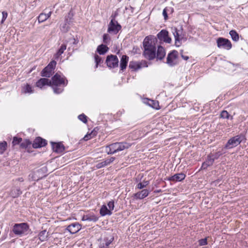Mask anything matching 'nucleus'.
Segmentation results:
<instances>
[{
    "mask_svg": "<svg viewBox=\"0 0 248 248\" xmlns=\"http://www.w3.org/2000/svg\"><path fill=\"white\" fill-rule=\"evenodd\" d=\"M131 145L126 142H115L106 147V152L108 155L114 154L118 152L128 149Z\"/></svg>",
    "mask_w": 248,
    "mask_h": 248,
    "instance_id": "f257e3e1",
    "label": "nucleus"
},
{
    "mask_svg": "<svg viewBox=\"0 0 248 248\" xmlns=\"http://www.w3.org/2000/svg\"><path fill=\"white\" fill-rule=\"evenodd\" d=\"M30 230L29 225L26 222L16 223L13 227L12 231L15 234L19 236L27 235Z\"/></svg>",
    "mask_w": 248,
    "mask_h": 248,
    "instance_id": "f03ea898",
    "label": "nucleus"
},
{
    "mask_svg": "<svg viewBox=\"0 0 248 248\" xmlns=\"http://www.w3.org/2000/svg\"><path fill=\"white\" fill-rule=\"evenodd\" d=\"M157 39L156 37L154 35H148L145 37L142 42L143 49H152L156 48V43Z\"/></svg>",
    "mask_w": 248,
    "mask_h": 248,
    "instance_id": "7ed1b4c3",
    "label": "nucleus"
},
{
    "mask_svg": "<svg viewBox=\"0 0 248 248\" xmlns=\"http://www.w3.org/2000/svg\"><path fill=\"white\" fill-rule=\"evenodd\" d=\"M51 82V85L62 86L65 87L68 84L67 79L64 77H62L58 73H56L52 78Z\"/></svg>",
    "mask_w": 248,
    "mask_h": 248,
    "instance_id": "20e7f679",
    "label": "nucleus"
},
{
    "mask_svg": "<svg viewBox=\"0 0 248 248\" xmlns=\"http://www.w3.org/2000/svg\"><path fill=\"white\" fill-rule=\"evenodd\" d=\"M57 62L55 60H52L45 67L41 72L42 77L50 78L54 73Z\"/></svg>",
    "mask_w": 248,
    "mask_h": 248,
    "instance_id": "39448f33",
    "label": "nucleus"
},
{
    "mask_svg": "<svg viewBox=\"0 0 248 248\" xmlns=\"http://www.w3.org/2000/svg\"><path fill=\"white\" fill-rule=\"evenodd\" d=\"M112 18L111 19L108 29V32L109 33H113L116 34L122 29L121 25L115 20V15L111 16Z\"/></svg>",
    "mask_w": 248,
    "mask_h": 248,
    "instance_id": "423d86ee",
    "label": "nucleus"
},
{
    "mask_svg": "<svg viewBox=\"0 0 248 248\" xmlns=\"http://www.w3.org/2000/svg\"><path fill=\"white\" fill-rule=\"evenodd\" d=\"M244 139V136L242 135H237L228 140L225 146L227 149H231L237 146Z\"/></svg>",
    "mask_w": 248,
    "mask_h": 248,
    "instance_id": "0eeeda50",
    "label": "nucleus"
},
{
    "mask_svg": "<svg viewBox=\"0 0 248 248\" xmlns=\"http://www.w3.org/2000/svg\"><path fill=\"white\" fill-rule=\"evenodd\" d=\"M178 57V51L175 50H172L168 54L166 63L170 66H174L178 64V62L176 61Z\"/></svg>",
    "mask_w": 248,
    "mask_h": 248,
    "instance_id": "6e6552de",
    "label": "nucleus"
},
{
    "mask_svg": "<svg viewBox=\"0 0 248 248\" xmlns=\"http://www.w3.org/2000/svg\"><path fill=\"white\" fill-rule=\"evenodd\" d=\"M106 63L110 68L117 67L119 63L118 58L117 56L112 54L108 55L106 60Z\"/></svg>",
    "mask_w": 248,
    "mask_h": 248,
    "instance_id": "1a4fd4ad",
    "label": "nucleus"
},
{
    "mask_svg": "<svg viewBox=\"0 0 248 248\" xmlns=\"http://www.w3.org/2000/svg\"><path fill=\"white\" fill-rule=\"evenodd\" d=\"M47 171V168L46 166H44L41 169L38 170L35 172H33L31 173L28 176L29 180L30 181H37L40 179H42L43 177L45 176V175H41V176H38V174H40V173L42 172H46Z\"/></svg>",
    "mask_w": 248,
    "mask_h": 248,
    "instance_id": "9d476101",
    "label": "nucleus"
},
{
    "mask_svg": "<svg viewBox=\"0 0 248 248\" xmlns=\"http://www.w3.org/2000/svg\"><path fill=\"white\" fill-rule=\"evenodd\" d=\"M217 47L219 48H223L227 50H230L232 47V43L228 39L222 37L218 38L217 40Z\"/></svg>",
    "mask_w": 248,
    "mask_h": 248,
    "instance_id": "9b49d317",
    "label": "nucleus"
},
{
    "mask_svg": "<svg viewBox=\"0 0 248 248\" xmlns=\"http://www.w3.org/2000/svg\"><path fill=\"white\" fill-rule=\"evenodd\" d=\"M165 43H170L171 39L169 36V32L166 30H162L157 34V39Z\"/></svg>",
    "mask_w": 248,
    "mask_h": 248,
    "instance_id": "f8f14e48",
    "label": "nucleus"
},
{
    "mask_svg": "<svg viewBox=\"0 0 248 248\" xmlns=\"http://www.w3.org/2000/svg\"><path fill=\"white\" fill-rule=\"evenodd\" d=\"M182 27H180V30H178L175 27L173 29V34L174 36L175 43L176 46H180L181 43H180V41L183 38L182 35Z\"/></svg>",
    "mask_w": 248,
    "mask_h": 248,
    "instance_id": "ddd939ff",
    "label": "nucleus"
},
{
    "mask_svg": "<svg viewBox=\"0 0 248 248\" xmlns=\"http://www.w3.org/2000/svg\"><path fill=\"white\" fill-rule=\"evenodd\" d=\"M142 55L147 60H153L156 57V48L144 49Z\"/></svg>",
    "mask_w": 248,
    "mask_h": 248,
    "instance_id": "4468645a",
    "label": "nucleus"
},
{
    "mask_svg": "<svg viewBox=\"0 0 248 248\" xmlns=\"http://www.w3.org/2000/svg\"><path fill=\"white\" fill-rule=\"evenodd\" d=\"M50 144L51 145L52 149L54 152L57 153H62L65 150L64 146L61 142H55L51 141Z\"/></svg>",
    "mask_w": 248,
    "mask_h": 248,
    "instance_id": "2eb2a0df",
    "label": "nucleus"
},
{
    "mask_svg": "<svg viewBox=\"0 0 248 248\" xmlns=\"http://www.w3.org/2000/svg\"><path fill=\"white\" fill-rule=\"evenodd\" d=\"M47 144V141L46 140L41 137H37L33 141L32 143L33 148L36 149L45 146Z\"/></svg>",
    "mask_w": 248,
    "mask_h": 248,
    "instance_id": "dca6fc26",
    "label": "nucleus"
},
{
    "mask_svg": "<svg viewBox=\"0 0 248 248\" xmlns=\"http://www.w3.org/2000/svg\"><path fill=\"white\" fill-rule=\"evenodd\" d=\"M186 177V174L183 172H181L175 174L173 176L167 178V180L173 182H181L185 179Z\"/></svg>",
    "mask_w": 248,
    "mask_h": 248,
    "instance_id": "f3484780",
    "label": "nucleus"
},
{
    "mask_svg": "<svg viewBox=\"0 0 248 248\" xmlns=\"http://www.w3.org/2000/svg\"><path fill=\"white\" fill-rule=\"evenodd\" d=\"M99 219V217L96 216L93 213H90L86 215H84L82 217L81 220L82 221H87L89 222H96Z\"/></svg>",
    "mask_w": 248,
    "mask_h": 248,
    "instance_id": "a211bd4d",
    "label": "nucleus"
},
{
    "mask_svg": "<svg viewBox=\"0 0 248 248\" xmlns=\"http://www.w3.org/2000/svg\"><path fill=\"white\" fill-rule=\"evenodd\" d=\"M81 229V225L78 223H74L67 226L66 230L71 234L78 232Z\"/></svg>",
    "mask_w": 248,
    "mask_h": 248,
    "instance_id": "6ab92c4d",
    "label": "nucleus"
},
{
    "mask_svg": "<svg viewBox=\"0 0 248 248\" xmlns=\"http://www.w3.org/2000/svg\"><path fill=\"white\" fill-rule=\"evenodd\" d=\"M166 55V51L165 48L161 46H157V50L156 49V57L157 60H163Z\"/></svg>",
    "mask_w": 248,
    "mask_h": 248,
    "instance_id": "aec40b11",
    "label": "nucleus"
},
{
    "mask_svg": "<svg viewBox=\"0 0 248 248\" xmlns=\"http://www.w3.org/2000/svg\"><path fill=\"white\" fill-rule=\"evenodd\" d=\"M51 81L47 78H41L36 83V86L42 88L45 85L51 86Z\"/></svg>",
    "mask_w": 248,
    "mask_h": 248,
    "instance_id": "412c9836",
    "label": "nucleus"
},
{
    "mask_svg": "<svg viewBox=\"0 0 248 248\" xmlns=\"http://www.w3.org/2000/svg\"><path fill=\"white\" fill-rule=\"evenodd\" d=\"M129 60V57L127 55H123L120 60V70L123 71L126 69Z\"/></svg>",
    "mask_w": 248,
    "mask_h": 248,
    "instance_id": "4be33fe9",
    "label": "nucleus"
},
{
    "mask_svg": "<svg viewBox=\"0 0 248 248\" xmlns=\"http://www.w3.org/2000/svg\"><path fill=\"white\" fill-rule=\"evenodd\" d=\"M142 67V62H135V61H131L129 62V68L133 71H136L139 69L141 68Z\"/></svg>",
    "mask_w": 248,
    "mask_h": 248,
    "instance_id": "5701e85b",
    "label": "nucleus"
},
{
    "mask_svg": "<svg viewBox=\"0 0 248 248\" xmlns=\"http://www.w3.org/2000/svg\"><path fill=\"white\" fill-rule=\"evenodd\" d=\"M149 194V191L148 189H144L134 194V197L136 199H143L146 197Z\"/></svg>",
    "mask_w": 248,
    "mask_h": 248,
    "instance_id": "b1692460",
    "label": "nucleus"
},
{
    "mask_svg": "<svg viewBox=\"0 0 248 248\" xmlns=\"http://www.w3.org/2000/svg\"><path fill=\"white\" fill-rule=\"evenodd\" d=\"M70 14L69 13L68 16L67 17H65L64 24L61 26V30L63 32H67L69 30V22L71 20V17H70Z\"/></svg>",
    "mask_w": 248,
    "mask_h": 248,
    "instance_id": "393cba45",
    "label": "nucleus"
},
{
    "mask_svg": "<svg viewBox=\"0 0 248 248\" xmlns=\"http://www.w3.org/2000/svg\"><path fill=\"white\" fill-rule=\"evenodd\" d=\"M114 240L113 237H105L104 239V242L100 244L99 248H108L109 245L112 243Z\"/></svg>",
    "mask_w": 248,
    "mask_h": 248,
    "instance_id": "a878e982",
    "label": "nucleus"
},
{
    "mask_svg": "<svg viewBox=\"0 0 248 248\" xmlns=\"http://www.w3.org/2000/svg\"><path fill=\"white\" fill-rule=\"evenodd\" d=\"M109 50V48L106 45L101 44L97 46L96 52L100 55H104Z\"/></svg>",
    "mask_w": 248,
    "mask_h": 248,
    "instance_id": "bb28decb",
    "label": "nucleus"
},
{
    "mask_svg": "<svg viewBox=\"0 0 248 248\" xmlns=\"http://www.w3.org/2000/svg\"><path fill=\"white\" fill-rule=\"evenodd\" d=\"M100 214L102 216H105L107 215H111L112 212L107 208L106 205H103L100 209Z\"/></svg>",
    "mask_w": 248,
    "mask_h": 248,
    "instance_id": "cd10ccee",
    "label": "nucleus"
},
{
    "mask_svg": "<svg viewBox=\"0 0 248 248\" xmlns=\"http://www.w3.org/2000/svg\"><path fill=\"white\" fill-rule=\"evenodd\" d=\"M47 234L46 230L40 232L38 235L39 240L42 242L46 240L48 237Z\"/></svg>",
    "mask_w": 248,
    "mask_h": 248,
    "instance_id": "c85d7f7f",
    "label": "nucleus"
},
{
    "mask_svg": "<svg viewBox=\"0 0 248 248\" xmlns=\"http://www.w3.org/2000/svg\"><path fill=\"white\" fill-rule=\"evenodd\" d=\"M232 40L235 42H237L239 39V34L235 30H231L229 32Z\"/></svg>",
    "mask_w": 248,
    "mask_h": 248,
    "instance_id": "c756f323",
    "label": "nucleus"
},
{
    "mask_svg": "<svg viewBox=\"0 0 248 248\" xmlns=\"http://www.w3.org/2000/svg\"><path fill=\"white\" fill-rule=\"evenodd\" d=\"M50 86L52 88L54 93H60L63 91L64 87L62 86L51 85Z\"/></svg>",
    "mask_w": 248,
    "mask_h": 248,
    "instance_id": "7c9ffc66",
    "label": "nucleus"
},
{
    "mask_svg": "<svg viewBox=\"0 0 248 248\" xmlns=\"http://www.w3.org/2000/svg\"><path fill=\"white\" fill-rule=\"evenodd\" d=\"M21 194L22 191L18 187L15 188L11 191V195L14 198L19 196Z\"/></svg>",
    "mask_w": 248,
    "mask_h": 248,
    "instance_id": "2f4dec72",
    "label": "nucleus"
},
{
    "mask_svg": "<svg viewBox=\"0 0 248 248\" xmlns=\"http://www.w3.org/2000/svg\"><path fill=\"white\" fill-rule=\"evenodd\" d=\"M31 144V142L29 140H25L20 143V146L21 148L26 149L28 148L29 146H30Z\"/></svg>",
    "mask_w": 248,
    "mask_h": 248,
    "instance_id": "473e14b6",
    "label": "nucleus"
},
{
    "mask_svg": "<svg viewBox=\"0 0 248 248\" xmlns=\"http://www.w3.org/2000/svg\"><path fill=\"white\" fill-rule=\"evenodd\" d=\"M147 104L152 108L155 109H158V102L153 100L149 99Z\"/></svg>",
    "mask_w": 248,
    "mask_h": 248,
    "instance_id": "72a5a7b5",
    "label": "nucleus"
},
{
    "mask_svg": "<svg viewBox=\"0 0 248 248\" xmlns=\"http://www.w3.org/2000/svg\"><path fill=\"white\" fill-rule=\"evenodd\" d=\"M170 10H171V13L173 11V8L171 7H166L164 9L162 14L165 20H167L168 18V12H169Z\"/></svg>",
    "mask_w": 248,
    "mask_h": 248,
    "instance_id": "f704fd0d",
    "label": "nucleus"
},
{
    "mask_svg": "<svg viewBox=\"0 0 248 248\" xmlns=\"http://www.w3.org/2000/svg\"><path fill=\"white\" fill-rule=\"evenodd\" d=\"M149 184V181L144 180L142 182L139 183L136 186L138 189H142Z\"/></svg>",
    "mask_w": 248,
    "mask_h": 248,
    "instance_id": "c9c22d12",
    "label": "nucleus"
},
{
    "mask_svg": "<svg viewBox=\"0 0 248 248\" xmlns=\"http://www.w3.org/2000/svg\"><path fill=\"white\" fill-rule=\"evenodd\" d=\"M94 59L96 63L95 67L97 68L99 64L102 63L103 62V60L102 58L99 56L98 55L95 54L94 55Z\"/></svg>",
    "mask_w": 248,
    "mask_h": 248,
    "instance_id": "e433bc0d",
    "label": "nucleus"
},
{
    "mask_svg": "<svg viewBox=\"0 0 248 248\" xmlns=\"http://www.w3.org/2000/svg\"><path fill=\"white\" fill-rule=\"evenodd\" d=\"M23 92L24 93H32L31 86L27 84L23 88Z\"/></svg>",
    "mask_w": 248,
    "mask_h": 248,
    "instance_id": "4c0bfd02",
    "label": "nucleus"
},
{
    "mask_svg": "<svg viewBox=\"0 0 248 248\" xmlns=\"http://www.w3.org/2000/svg\"><path fill=\"white\" fill-rule=\"evenodd\" d=\"M214 161H215L214 158H213L211 155L209 154L207 156L205 162L208 164V165H209V166H211L213 165Z\"/></svg>",
    "mask_w": 248,
    "mask_h": 248,
    "instance_id": "58836bf2",
    "label": "nucleus"
},
{
    "mask_svg": "<svg viewBox=\"0 0 248 248\" xmlns=\"http://www.w3.org/2000/svg\"><path fill=\"white\" fill-rule=\"evenodd\" d=\"M47 19L46 15L45 13H41L39 15V16H38V20L39 23L43 22Z\"/></svg>",
    "mask_w": 248,
    "mask_h": 248,
    "instance_id": "ea45409f",
    "label": "nucleus"
},
{
    "mask_svg": "<svg viewBox=\"0 0 248 248\" xmlns=\"http://www.w3.org/2000/svg\"><path fill=\"white\" fill-rule=\"evenodd\" d=\"M7 147V142L5 141L0 142V153L2 154L6 150Z\"/></svg>",
    "mask_w": 248,
    "mask_h": 248,
    "instance_id": "a19ab883",
    "label": "nucleus"
},
{
    "mask_svg": "<svg viewBox=\"0 0 248 248\" xmlns=\"http://www.w3.org/2000/svg\"><path fill=\"white\" fill-rule=\"evenodd\" d=\"M210 154L213 158H214L215 161L216 159H218L223 154V153L220 151H218L215 154L210 153Z\"/></svg>",
    "mask_w": 248,
    "mask_h": 248,
    "instance_id": "79ce46f5",
    "label": "nucleus"
},
{
    "mask_svg": "<svg viewBox=\"0 0 248 248\" xmlns=\"http://www.w3.org/2000/svg\"><path fill=\"white\" fill-rule=\"evenodd\" d=\"M78 118L84 124L87 123V117L84 114L78 115Z\"/></svg>",
    "mask_w": 248,
    "mask_h": 248,
    "instance_id": "37998d69",
    "label": "nucleus"
},
{
    "mask_svg": "<svg viewBox=\"0 0 248 248\" xmlns=\"http://www.w3.org/2000/svg\"><path fill=\"white\" fill-rule=\"evenodd\" d=\"M220 117L223 119H229L230 115L226 110H223L220 113Z\"/></svg>",
    "mask_w": 248,
    "mask_h": 248,
    "instance_id": "c03bdc74",
    "label": "nucleus"
},
{
    "mask_svg": "<svg viewBox=\"0 0 248 248\" xmlns=\"http://www.w3.org/2000/svg\"><path fill=\"white\" fill-rule=\"evenodd\" d=\"M22 141V138H17L16 137H15L13 138V140L12 141V143L13 145H16L19 144Z\"/></svg>",
    "mask_w": 248,
    "mask_h": 248,
    "instance_id": "a18cd8bd",
    "label": "nucleus"
},
{
    "mask_svg": "<svg viewBox=\"0 0 248 248\" xmlns=\"http://www.w3.org/2000/svg\"><path fill=\"white\" fill-rule=\"evenodd\" d=\"M198 243L199 245L201 246L206 245L207 244V238H205L200 239L198 241Z\"/></svg>",
    "mask_w": 248,
    "mask_h": 248,
    "instance_id": "49530a36",
    "label": "nucleus"
},
{
    "mask_svg": "<svg viewBox=\"0 0 248 248\" xmlns=\"http://www.w3.org/2000/svg\"><path fill=\"white\" fill-rule=\"evenodd\" d=\"M115 159V157H111L109 158H107L105 160H104L105 164L107 166L110 164L111 163L113 162Z\"/></svg>",
    "mask_w": 248,
    "mask_h": 248,
    "instance_id": "de8ad7c7",
    "label": "nucleus"
},
{
    "mask_svg": "<svg viewBox=\"0 0 248 248\" xmlns=\"http://www.w3.org/2000/svg\"><path fill=\"white\" fill-rule=\"evenodd\" d=\"M66 49V45L65 44H62L60 46V48L58 49V51L59 54H62L64 51Z\"/></svg>",
    "mask_w": 248,
    "mask_h": 248,
    "instance_id": "09e8293b",
    "label": "nucleus"
},
{
    "mask_svg": "<svg viewBox=\"0 0 248 248\" xmlns=\"http://www.w3.org/2000/svg\"><path fill=\"white\" fill-rule=\"evenodd\" d=\"M103 42L105 44H108L110 38L109 35L107 33H105L103 36Z\"/></svg>",
    "mask_w": 248,
    "mask_h": 248,
    "instance_id": "8fccbe9b",
    "label": "nucleus"
},
{
    "mask_svg": "<svg viewBox=\"0 0 248 248\" xmlns=\"http://www.w3.org/2000/svg\"><path fill=\"white\" fill-rule=\"evenodd\" d=\"M108 206L109 208V210H110V211L111 210H113L114 209V202L113 201H109L108 203Z\"/></svg>",
    "mask_w": 248,
    "mask_h": 248,
    "instance_id": "3c124183",
    "label": "nucleus"
},
{
    "mask_svg": "<svg viewBox=\"0 0 248 248\" xmlns=\"http://www.w3.org/2000/svg\"><path fill=\"white\" fill-rule=\"evenodd\" d=\"M2 18L1 21V24H3L4 21L5 20V19L7 18L8 16V13L6 11H3L2 12Z\"/></svg>",
    "mask_w": 248,
    "mask_h": 248,
    "instance_id": "603ef678",
    "label": "nucleus"
},
{
    "mask_svg": "<svg viewBox=\"0 0 248 248\" xmlns=\"http://www.w3.org/2000/svg\"><path fill=\"white\" fill-rule=\"evenodd\" d=\"M106 164H105V162L104 161L101 162H100V163H98V164H97L96 165V168L97 169H100L102 167H104L105 166H106Z\"/></svg>",
    "mask_w": 248,
    "mask_h": 248,
    "instance_id": "864d4df0",
    "label": "nucleus"
},
{
    "mask_svg": "<svg viewBox=\"0 0 248 248\" xmlns=\"http://www.w3.org/2000/svg\"><path fill=\"white\" fill-rule=\"evenodd\" d=\"M208 167H210L209 165H208V164L205 162L204 161V162L202 163V167H201V169L202 170H205Z\"/></svg>",
    "mask_w": 248,
    "mask_h": 248,
    "instance_id": "5fc2aeb1",
    "label": "nucleus"
},
{
    "mask_svg": "<svg viewBox=\"0 0 248 248\" xmlns=\"http://www.w3.org/2000/svg\"><path fill=\"white\" fill-rule=\"evenodd\" d=\"M62 55V54H59V52L57 51V53L55 54L54 57L55 59H58L59 57Z\"/></svg>",
    "mask_w": 248,
    "mask_h": 248,
    "instance_id": "6e6d98bb",
    "label": "nucleus"
},
{
    "mask_svg": "<svg viewBox=\"0 0 248 248\" xmlns=\"http://www.w3.org/2000/svg\"><path fill=\"white\" fill-rule=\"evenodd\" d=\"M137 50H139V48H138V46H134L133 48V50L132 51L134 52V53H137Z\"/></svg>",
    "mask_w": 248,
    "mask_h": 248,
    "instance_id": "4d7b16f0",
    "label": "nucleus"
},
{
    "mask_svg": "<svg viewBox=\"0 0 248 248\" xmlns=\"http://www.w3.org/2000/svg\"><path fill=\"white\" fill-rule=\"evenodd\" d=\"M181 57H182L183 59H184L185 60H187L189 59L188 56H185V55H184L183 54H182V53H181Z\"/></svg>",
    "mask_w": 248,
    "mask_h": 248,
    "instance_id": "13d9d810",
    "label": "nucleus"
},
{
    "mask_svg": "<svg viewBox=\"0 0 248 248\" xmlns=\"http://www.w3.org/2000/svg\"><path fill=\"white\" fill-rule=\"evenodd\" d=\"M78 40L77 39H76L75 38H74V42L73 43V44L76 45L78 43Z\"/></svg>",
    "mask_w": 248,
    "mask_h": 248,
    "instance_id": "bf43d9fd",
    "label": "nucleus"
},
{
    "mask_svg": "<svg viewBox=\"0 0 248 248\" xmlns=\"http://www.w3.org/2000/svg\"><path fill=\"white\" fill-rule=\"evenodd\" d=\"M47 19H48L51 15V12H49L48 14H46Z\"/></svg>",
    "mask_w": 248,
    "mask_h": 248,
    "instance_id": "052dcab7",
    "label": "nucleus"
},
{
    "mask_svg": "<svg viewBox=\"0 0 248 248\" xmlns=\"http://www.w3.org/2000/svg\"><path fill=\"white\" fill-rule=\"evenodd\" d=\"M89 136H90V135H86V136H85V137L83 138L84 140H87L89 139Z\"/></svg>",
    "mask_w": 248,
    "mask_h": 248,
    "instance_id": "680f3d73",
    "label": "nucleus"
},
{
    "mask_svg": "<svg viewBox=\"0 0 248 248\" xmlns=\"http://www.w3.org/2000/svg\"><path fill=\"white\" fill-rule=\"evenodd\" d=\"M17 180L20 182H23L24 181V179L22 177H19L17 179Z\"/></svg>",
    "mask_w": 248,
    "mask_h": 248,
    "instance_id": "e2e57ef3",
    "label": "nucleus"
},
{
    "mask_svg": "<svg viewBox=\"0 0 248 248\" xmlns=\"http://www.w3.org/2000/svg\"><path fill=\"white\" fill-rule=\"evenodd\" d=\"M143 63H144V65L143 66V67H147L148 66V65L147 64V62L145 61H144Z\"/></svg>",
    "mask_w": 248,
    "mask_h": 248,
    "instance_id": "0e129e2a",
    "label": "nucleus"
},
{
    "mask_svg": "<svg viewBox=\"0 0 248 248\" xmlns=\"http://www.w3.org/2000/svg\"><path fill=\"white\" fill-rule=\"evenodd\" d=\"M160 192H161V189L155 190L154 191L155 193H159Z\"/></svg>",
    "mask_w": 248,
    "mask_h": 248,
    "instance_id": "69168bd1",
    "label": "nucleus"
}]
</instances>
